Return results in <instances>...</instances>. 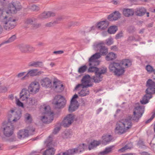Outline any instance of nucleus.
<instances>
[{"mask_svg":"<svg viewBox=\"0 0 155 155\" xmlns=\"http://www.w3.org/2000/svg\"><path fill=\"white\" fill-rule=\"evenodd\" d=\"M144 107L143 106H139L134 109L133 115L129 116L127 118L121 119L118 121L115 129L116 134H121L125 133L131 128L132 124L131 120L137 122L144 113Z\"/></svg>","mask_w":155,"mask_h":155,"instance_id":"1","label":"nucleus"},{"mask_svg":"<svg viewBox=\"0 0 155 155\" xmlns=\"http://www.w3.org/2000/svg\"><path fill=\"white\" fill-rule=\"evenodd\" d=\"M150 96L147 94L144 95L142 100L140 101V103L143 104H145L149 102V100L151 98H150Z\"/></svg>","mask_w":155,"mask_h":155,"instance_id":"33","label":"nucleus"},{"mask_svg":"<svg viewBox=\"0 0 155 155\" xmlns=\"http://www.w3.org/2000/svg\"><path fill=\"white\" fill-rule=\"evenodd\" d=\"M40 110L44 115L41 118V120L44 123L49 124L53 120L54 113L51 111L50 106L43 105L40 107Z\"/></svg>","mask_w":155,"mask_h":155,"instance_id":"4","label":"nucleus"},{"mask_svg":"<svg viewBox=\"0 0 155 155\" xmlns=\"http://www.w3.org/2000/svg\"><path fill=\"white\" fill-rule=\"evenodd\" d=\"M129 148L128 147V146L127 145H125L124 147H122L121 149H119L118 150V151L122 153L124 151H125L126 150H127L129 149Z\"/></svg>","mask_w":155,"mask_h":155,"instance_id":"58","label":"nucleus"},{"mask_svg":"<svg viewBox=\"0 0 155 155\" xmlns=\"http://www.w3.org/2000/svg\"><path fill=\"white\" fill-rule=\"evenodd\" d=\"M102 144H106L107 143L111 141L112 140V137L110 135H106L103 136Z\"/></svg>","mask_w":155,"mask_h":155,"instance_id":"27","label":"nucleus"},{"mask_svg":"<svg viewBox=\"0 0 155 155\" xmlns=\"http://www.w3.org/2000/svg\"><path fill=\"white\" fill-rule=\"evenodd\" d=\"M35 128L31 126L28 127L27 129L20 130V139L28 137V135H33L35 132Z\"/></svg>","mask_w":155,"mask_h":155,"instance_id":"8","label":"nucleus"},{"mask_svg":"<svg viewBox=\"0 0 155 155\" xmlns=\"http://www.w3.org/2000/svg\"><path fill=\"white\" fill-rule=\"evenodd\" d=\"M112 147H110L106 148L104 150L100 153L101 154L104 155L110 152L111 151Z\"/></svg>","mask_w":155,"mask_h":155,"instance_id":"44","label":"nucleus"},{"mask_svg":"<svg viewBox=\"0 0 155 155\" xmlns=\"http://www.w3.org/2000/svg\"><path fill=\"white\" fill-rule=\"evenodd\" d=\"M146 69L148 72L154 73V70L153 67L150 65H148L146 66Z\"/></svg>","mask_w":155,"mask_h":155,"instance_id":"51","label":"nucleus"},{"mask_svg":"<svg viewBox=\"0 0 155 155\" xmlns=\"http://www.w3.org/2000/svg\"><path fill=\"white\" fill-rule=\"evenodd\" d=\"M70 134L68 132H66L62 134V136L64 138H67L70 137Z\"/></svg>","mask_w":155,"mask_h":155,"instance_id":"60","label":"nucleus"},{"mask_svg":"<svg viewBox=\"0 0 155 155\" xmlns=\"http://www.w3.org/2000/svg\"><path fill=\"white\" fill-rule=\"evenodd\" d=\"M94 50L99 51L101 55H105L108 53L107 48L105 46V44L104 42L98 43L94 45Z\"/></svg>","mask_w":155,"mask_h":155,"instance_id":"7","label":"nucleus"},{"mask_svg":"<svg viewBox=\"0 0 155 155\" xmlns=\"http://www.w3.org/2000/svg\"><path fill=\"white\" fill-rule=\"evenodd\" d=\"M118 28L116 26H111L108 29L107 31L110 34H114L117 30Z\"/></svg>","mask_w":155,"mask_h":155,"instance_id":"32","label":"nucleus"},{"mask_svg":"<svg viewBox=\"0 0 155 155\" xmlns=\"http://www.w3.org/2000/svg\"><path fill=\"white\" fill-rule=\"evenodd\" d=\"M89 66L90 67L88 69L87 72H94L95 74H96L98 71V68L95 66H93L91 65Z\"/></svg>","mask_w":155,"mask_h":155,"instance_id":"38","label":"nucleus"},{"mask_svg":"<svg viewBox=\"0 0 155 155\" xmlns=\"http://www.w3.org/2000/svg\"><path fill=\"white\" fill-rule=\"evenodd\" d=\"M74 103L72 102L71 103V104L68 108V110L70 112H74L78 108V106L77 104Z\"/></svg>","mask_w":155,"mask_h":155,"instance_id":"29","label":"nucleus"},{"mask_svg":"<svg viewBox=\"0 0 155 155\" xmlns=\"http://www.w3.org/2000/svg\"><path fill=\"white\" fill-rule=\"evenodd\" d=\"M24 119L25 122L27 124H31L32 123L33 119L30 114L27 113L24 115Z\"/></svg>","mask_w":155,"mask_h":155,"instance_id":"28","label":"nucleus"},{"mask_svg":"<svg viewBox=\"0 0 155 155\" xmlns=\"http://www.w3.org/2000/svg\"><path fill=\"white\" fill-rule=\"evenodd\" d=\"M91 77L88 74L85 75L81 80V84H78L75 87V89L77 90L80 87L83 86V87H92L93 84L90 83Z\"/></svg>","mask_w":155,"mask_h":155,"instance_id":"6","label":"nucleus"},{"mask_svg":"<svg viewBox=\"0 0 155 155\" xmlns=\"http://www.w3.org/2000/svg\"><path fill=\"white\" fill-rule=\"evenodd\" d=\"M29 93L28 89V90L25 88L23 89L20 93V99L23 101L27 99Z\"/></svg>","mask_w":155,"mask_h":155,"instance_id":"16","label":"nucleus"},{"mask_svg":"<svg viewBox=\"0 0 155 155\" xmlns=\"http://www.w3.org/2000/svg\"><path fill=\"white\" fill-rule=\"evenodd\" d=\"M47 19L51 17H53L56 15V13L51 11H45Z\"/></svg>","mask_w":155,"mask_h":155,"instance_id":"41","label":"nucleus"},{"mask_svg":"<svg viewBox=\"0 0 155 155\" xmlns=\"http://www.w3.org/2000/svg\"><path fill=\"white\" fill-rule=\"evenodd\" d=\"M136 30L135 28L133 26H130L128 28V31L130 33H133Z\"/></svg>","mask_w":155,"mask_h":155,"instance_id":"52","label":"nucleus"},{"mask_svg":"<svg viewBox=\"0 0 155 155\" xmlns=\"http://www.w3.org/2000/svg\"><path fill=\"white\" fill-rule=\"evenodd\" d=\"M40 88V85L38 82L34 81L32 82L28 87V89L30 93L34 94L38 92Z\"/></svg>","mask_w":155,"mask_h":155,"instance_id":"9","label":"nucleus"},{"mask_svg":"<svg viewBox=\"0 0 155 155\" xmlns=\"http://www.w3.org/2000/svg\"><path fill=\"white\" fill-rule=\"evenodd\" d=\"M15 20L13 19L12 18L9 17L8 20L6 21H3L2 22L4 28L6 30H9L14 27V23Z\"/></svg>","mask_w":155,"mask_h":155,"instance_id":"11","label":"nucleus"},{"mask_svg":"<svg viewBox=\"0 0 155 155\" xmlns=\"http://www.w3.org/2000/svg\"><path fill=\"white\" fill-rule=\"evenodd\" d=\"M63 19V17L62 16H60L58 17L55 20H54L53 22L54 25L59 23L60 21H61Z\"/></svg>","mask_w":155,"mask_h":155,"instance_id":"48","label":"nucleus"},{"mask_svg":"<svg viewBox=\"0 0 155 155\" xmlns=\"http://www.w3.org/2000/svg\"><path fill=\"white\" fill-rule=\"evenodd\" d=\"M49 138H51V137L50 136H49ZM52 141L51 140V139H48V140H47V144H46V146L49 147H52Z\"/></svg>","mask_w":155,"mask_h":155,"instance_id":"50","label":"nucleus"},{"mask_svg":"<svg viewBox=\"0 0 155 155\" xmlns=\"http://www.w3.org/2000/svg\"><path fill=\"white\" fill-rule=\"evenodd\" d=\"M87 69V66L85 65H84L79 68L78 70V72L79 73H83L86 71Z\"/></svg>","mask_w":155,"mask_h":155,"instance_id":"45","label":"nucleus"},{"mask_svg":"<svg viewBox=\"0 0 155 155\" xmlns=\"http://www.w3.org/2000/svg\"><path fill=\"white\" fill-rule=\"evenodd\" d=\"M78 96L77 94H75L72 98L71 102L72 103V102H75L77 103L78 102L77 101L75 100V99L78 98Z\"/></svg>","mask_w":155,"mask_h":155,"instance_id":"57","label":"nucleus"},{"mask_svg":"<svg viewBox=\"0 0 155 155\" xmlns=\"http://www.w3.org/2000/svg\"><path fill=\"white\" fill-rule=\"evenodd\" d=\"M37 18L41 20H44L45 19H47L45 12L44 11L43 12L39 15H38Z\"/></svg>","mask_w":155,"mask_h":155,"instance_id":"47","label":"nucleus"},{"mask_svg":"<svg viewBox=\"0 0 155 155\" xmlns=\"http://www.w3.org/2000/svg\"><path fill=\"white\" fill-rule=\"evenodd\" d=\"M32 27L35 29L38 28L41 26V24H40L38 23H32Z\"/></svg>","mask_w":155,"mask_h":155,"instance_id":"56","label":"nucleus"},{"mask_svg":"<svg viewBox=\"0 0 155 155\" xmlns=\"http://www.w3.org/2000/svg\"><path fill=\"white\" fill-rule=\"evenodd\" d=\"M82 88V89L78 92L79 96L81 97H84L88 95L89 94V90L87 88V87H83V86H80L79 87Z\"/></svg>","mask_w":155,"mask_h":155,"instance_id":"22","label":"nucleus"},{"mask_svg":"<svg viewBox=\"0 0 155 155\" xmlns=\"http://www.w3.org/2000/svg\"><path fill=\"white\" fill-rule=\"evenodd\" d=\"M117 58V55L113 52H110L108 53L105 57L106 60L108 61H113Z\"/></svg>","mask_w":155,"mask_h":155,"instance_id":"24","label":"nucleus"},{"mask_svg":"<svg viewBox=\"0 0 155 155\" xmlns=\"http://www.w3.org/2000/svg\"><path fill=\"white\" fill-rule=\"evenodd\" d=\"M134 40L136 41L134 37L132 36H129L127 39L128 41H131Z\"/></svg>","mask_w":155,"mask_h":155,"instance_id":"64","label":"nucleus"},{"mask_svg":"<svg viewBox=\"0 0 155 155\" xmlns=\"http://www.w3.org/2000/svg\"><path fill=\"white\" fill-rule=\"evenodd\" d=\"M101 57V54L100 52L96 53L92 55L90 58L89 61H91V59L96 60L98 59Z\"/></svg>","mask_w":155,"mask_h":155,"instance_id":"40","label":"nucleus"},{"mask_svg":"<svg viewBox=\"0 0 155 155\" xmlns=\"http://www.w3.org/2000/svg\"><path fill=\"white\" fill-rule=\"evenodd\" d=\"M53 86L54 87L55 91L57 92H61L64 90L63 84L56 81H54Z\"/></svg>","mask_w":155,"mask_h":155,"instance_id":"14","label":"nucleus"},{"mask_svg":"<svg viewBox=\"0 0 155 155\" xmlns=\"http://www.w3.org/2000/svg\"><path fill=\"white\" fill-rule=\"evenodd\" d=\"M100 143L98 141L94 140L93 142H91L89 145L88 149L90 150L93 149L94 147H96Z\"/></svg>","mask_w":155,"mask_h":155,"instance_id":"34","label":"nucleus"},{"mask_svg":"<svg viewBox=\"0 0 155 155\" xmlns=\"http://www.w3.org/2000/svg\"><path fill=\"white\" fill-rule=\"evenodd\" d=\"M109 24V22L108 21H104L98 23L97 26L98 28L104 30L107 28Z\"/></svg>","mask_w":155,"mask_h":155,"instance_id":"18","label":"nucleus"},{"mask_svg":"<svg viewBox=\"0 0 155 155\" xmlns=\"http://www.w3.org/2000/svg\"><path fill=\"white\" fill-rule=\"evenodd\" d=\"M123 33L122 31L119 32L116 35L115 38L116 39H119L123 36Z\"/></svg>","mask_w":155,"mask_h":155,"instance_id":"55","label":"nucleus"},{"mask_svg":"<svg viewBox=\"0 0 155 155\" xmlns=\"http://www.w3.org/2000/svg\"><path fill=\"white\" fill-rule=\"evenodd\" d=\"M61 128V126L59 125L58 127H56L54 129L53 133L54 134H56L60 130Z\"/></svg>","mask_w":155,"mask_h":155,"instance_id":"53","label":"nucleus"},{"mask_svg":"<svg viewBox=\"0 0 155 155\" xmlns=\"http://www.w3.org/2000/svg\"><path fill=\"white\" fill-rule=\"evenodd\" d=\"M37 19L33 18H28L25 19L24 23L26 28H28V25H32L33 23Z\"/></svg>","mask_w":155,"mask_h":155,"instance_id":"25","label":"nucleus"},{"mask_svg":"<svg viewBox=\"0 0 155 155\" xmlns=\"http://www.w3.org/2000/svg\"><path fill=\"white\" fill-rule=\"evenodd\" d=\"M76 149L74 150L73 149L69 150L65 152H61V155H72L75 153V151Z\"/></svg>","mask_w":155,"mask_h":155,"instance_id":"35","label":"nucleus"},{"mask_svg":"<svg viewBox=\"0 0 155 155\" xmlns=\"http://www.w3.org/2000/svg\"><path fill=\"white\" fill-rule=\"evenodd\" d=\"M155 117V113L152 115L151 117L149 119L146 121L145 123L147 124L150 122Z\"/></svg>","mask_w":155,"mask_h":155,"instance_id":"63","label":"nucleus"},{"mask_svg":"<svg viewBox=\"0 0 155 155\" xmlns=\"http://www.w3.org/2000/svg\"><path fill=\"white\" fill-rule=\"evenodd\" d=\"M17 10L15 6L12 5V6L9 7L8 10L6 12L7 14H14L16 12Z\"/></svg>","mask_w":155,"mask_h":155,"instance_id":"31","label":"nucleus"},{"mask_svg":"<svg viewBox=\"0 0 155 155\" xmlns=\"http://www.w3.org/2000/svg\"><path fill=\"white\" fill-rule=\"evenodd\" d=\"M16 36L14 35L10 38L8 40L4 42V43H8L13 41L16 39Z\"/></svg>","mask_w":155,"mask_h":155,"instance_id":"49","label":"nucleus"},{"mask_svg":"<svg viewBox=\"0 0 155 155\" xmlns=\"http://www.w3.org/2000/svg\"><path fill=\"white\" fill-rule=\"evenodd\" d=\"M38 69H32L28 71V72L23 77L21 78L22 80L27 79L29 78V75L31 77L39 75L43 73V71H38Z\"/></svg>","mask_w":155,"mask_h":155,"instance_id":"12","label":"nucleus"},{"mask_svg":"<svg viewBox=\"0 0 155 155\" xmlns=\"http://www.w3.org/2000/svg\"><path fill=\"white\" fill-rule=\"evenodd\" d=\"M87 146L84 143L80 144L78 147L77 148H75L73 150H75L76 149L75 151V153H77L78 150L80 152L83 151L84 150V149Z\"/></svg>","mask_w":155,"mask_h":155,"instance_id":"30","label":"nucleus"},{"mask_svg":"<svg viewBox=\"0 0 155 155\" xmlns=\"http://www.w3.org/2000/svg\"><path fill=\"white\" fill-rule=\"evenodd\" d=\"M66 102V101L64 97L60 95L56 96L53 101L55 109H59L63 108Z\"/></svg>","mask_w":155,"mask_h":155,"instance_id":"5","label":"nucleus"},{"mask_svg":"<svg viewBox=\"0 0 155 155\" xmlns=\"http://www.w3.org/2000/svg\"><path fill=\"white\" fill-rule=\"evenodd\" d=\"M129 148L128 147V146L127 145H125L124 147H122L121 149H119L118 150V151L122 153L124 151H125L126 150H127L129 149Z\"/></svg>","mask_w":155,"mask_h":155,"instance_id":"59","label":"nucleus"},{"mask_svg":"<svg viewBox=\"0 0 155 155\" xmlns=\"http://www.w3.org/2000/svg\"><path fill=\"white\" fill-rule=\"evenodd\" d=\"M1 83L0 82V92H5L7 90V89L6 87H1Z\"/></svg>","mask_w":155,"mask_h":155,"instance_id":"61","label":"nucleus"},{"mask_svg":"<svg viewBox=\"0 0 155 155\" xmlns=\"http://www.w3.org/2000/svg\"><path fill=\"white\" fill-rule=\"evenodd\" d=\"M106 44L108 45H110L113 43V39L111 38H109L106 40Z\"/></svg>","mask_w":155,"mask_h":155,"instance_id":"54","label":"nucleus"},{"mask_svg":"<svg viewBox=\"0 0 155 155\" xmlns=\"http://www.w3.org/2000/svg\"><path fill=\"white\" fill-rule=\"evenodd\" d=\"M89 65H91L93 66H95L96 67L99 64V62L98 61H95V60L94 59H91V61H90L89 59Z\"/></svg>","mask_w":155,"mask_h":155,"instance_id":"37","label":"nucleus"},{"mask_svg":"<svg viewBox=\"0 0 155 155\" xmlns=\"http://www.w3.org/2000/svg\"><path fill=\"white\" fill-rule=\"evenodd\" d=\"M28 66L30 67H38L41 68L43 66V62L41 61H33L29 62L28 64Z\"/></svg>","mask_w":155,"mask_h":155,"instance_id":"20","label":"nucleus"},{"mask_svg":"<svg viewBox=\"0 0 155 155\" xmlns=\"http://www.w3.org/2000/svg\"><path fill=\"white\" fill-rule=\"evenodd\" d=\"M113 18V20L116 21L120 17L121 14L118 11H115L112 13Z\"/></svg>","mask_w":155,"mask_h":155,"instance_id":"36","label":"nucleus"},{"mask_svg":"<svg viewBox=\"0 0 155 155\" xmlns=\"http://www.w3.org/2000/svg\"><path fill=\"white\" fill-rule=\"evenodd\" d=\"M146 93L150 96V98H151L152 94L155 93V88L154 87H148L146 90Z\"/></svg>","mask_w":155,"mask_h":155,"instance_id":"26","label":"nucleus"},{"mask_svg":"<svg viewBox=\"0 0 155 155\" xmlns=\"http://www.w3.org/2000/svg\"><path fill=\"white\" fill-rule=\"evenodd\" d=\"M97 73L103 76V74H104L107 72V68H98Z\"/></svg>","mask_w":155,"mask_h":155,"instance_id":"39","label":"nucleus"},{"mask_svg":"<svg viewBox=\"0 0 155 155\" xmlns=\"http://www.w3.org/2000/svg\"><path fill=\"white\" fill-rule=\"evenodd\" d=\"M45 26L46 27H50L54 26L53 21L49 22L45 24Z\"/></svg>","mask_w":155,"mask_h":155,"instance_id":"62","label":"nucleus"},{"mask_svg":"<svg viewBox=\"0 0 155 155\" xmlns=\"http://www.w3.org/2000/svg\"><path fill=\"white\" fill-rule=\"evenodd\" d=\"M35 50V48L30 45L23 44L20 45V51L22 53H32Z\"/></svg>","mask_w":155,"mask_h":155,"instance_id":"10","label":"nucleus"},{"mask_svg":"<svg viewBox=\"0 0 155 155\" xmlns=\"http://www.w3.org/2000/svg\"><path fill=\"white\" fill-rule=\"evenodd\" d=\"M123 13L126 17L133 16L134 14V11L132 9L124 8L123 9Z\"/></svg>","mask_w":155,"mask_h":155,"instance_id":"19","label":"nucleus"},{"mask_svg":"<svg viewBox=\"0 0 155 155\" xmlns=\"http://www.w3.org/2000/svg\"><path fill=\"white\" fill-rule=\"evenodd\" d=\"M131 62L129 59H123L120 61H114L111 63L109 65L110 71L117 76H120L124 74L125 70V68H127L131 65Z\"/></svg>","mask_w":155,"mask_h":155,"instance_id":"3","label":"nucleus"},{"mask_svg":"<svg viewBox=\"0 0 155 155\" xmlns=\"http://www.w3.org/2000/svg\"><path fill=\"white\" fill-rule=\"evenodd\" d=\"M147 86L148 87H155V82L152 80L149 79L147 82Z\"/></svg>","mask_w":155,"mask_h":155,"instance_id":"42","label":"nucleus"},{"mask_svg":"<svg viewBox=\"0 0 155 155\" xmlns=\"http://www.w3.org/2000/svg\"><path fill=\"white\" fill-rule=\"evenodd\" d=\"M103 76H101L97 72L95 75L92 77V79L94 80V82L96 83H99L103 80Z\"/></svg>","mask_w":155,"mask_h":155,"instance_id":"21","label":"nucleus"},{"mask_svg":"<svg viewBox=\"0 0 155 155\" xmlns=\"http://www.w3.org/2000/svg\"><path fill=\"white\" fill-rule=\"evenodd\" d=\"M146 12V9L143 7H141L136 9L134 14L136 16H141L143 15Z\"/></svg>","mask_w":155,"mask_h":155,"instance_id":"17","label":"nucleus"},{"mask_svg":"<svg viewBox=\"0 0 155 155\" xmlns=\"http://www.w3.org/2000/svg\"><path fill=\"white\" fill-rule=\"evenodd\" d=\"M30 9L33 11L37 12L40 10V8L37 5H31Z\"/></svg>","mask_w":155,"mask_h":155,"instance_id":"43","label":"nucleus"},{"mask_svg":"<svg viewBox=\"0 0 155 155\" xmlns=\"http://www.w3.org/2000/svg\"><path fill=\"white\" fill-rule=\"evenodd\" d=\"M74 118V116L72 114H68L62 121L63 126L65 127H69L73 122Z\"/></svg>","mask_w":155,"mask_h":155,"instance_id":"13","label":"nucleus"},{"mask_svg":"<svg viewBox=\"0 0 155 155\" xmlns=\"http://www.w3.org/2000/svg\"><path fill=\"white\" fill-rule=\"evenodd\" d=\"M29 104L32 105L37 104V100L35 98H29Z\"/></svg>","mask_w":155,"mask_h":155,"instance_id":"46","label":"nucleus"},{"mask_svg":"<svg viewBox=\"0 0 155 155\" xmlns=\"http://www.w3.org/2000/svg\"><path fill=\"white\" fill-rule=\"evenodd\" d=\"M41 84L43 87H50L51 86V82L50 79L45 78L42 79L41 82Z\"/></svg>","mask_w":155,"mask_h":155,"instance_id":"15","label":"nucleus"},{"mask_svg":"<svg viewBox=\"0 0 155 155\" xmlns=\"http://www.w3.org/2000/svg\"><path fill=\"white\" fill-rule=\"evenodd\" d=\"M55 150L52 147H49L48 149L44 151L43 155H54L55 153Z\"/></svg>","mask_w":155,"mask_h":155,"instance_id":"23","label":"nucleus"},{"mask_svg":"<svg viewBox=\"0 0 155 155\" xmlns=\"http://www.w3.org/2000/svg\"><path fill=\"white\" fill-rule=\"evenodd\" d=\"M16 109L11 110L9 112L8 121H5L2 123V129L4 135L9 137L13 133V124L19 119V115L17 113Z\"/></svg>","mask_w":155,"mask_h":155,"instance_id":"2","label":"nucleus"}]
</instances>
